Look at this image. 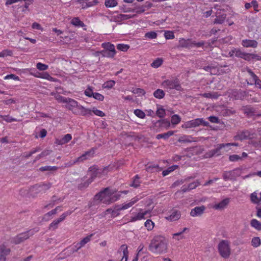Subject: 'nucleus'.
<instances>
[{"label": "nucleus", "instance_id": "nucleus-30", "mask_svg": "<svg viewBox=\"0 0 261 261\" xmlns=\"http://www.w3.org/2000/svg\"><path fill=\"white\" fill-rule=\"evenodd\" d=\"M162 168L160 167L157 164H154L152 165L148 166L146 168V170L148 172H160L162 170Z\"/></svg>", "mask_w": 261, "mask_h": 261}, {"label": "nucleus", "instance_id": "nucleus-13", "mask_svg": "<svg viewBox=\"0 0 261 261\" xmlns=\"http://www.w3.org/2000/svg\"><path fill=\"white\" fill-rule=\"evenodd\" d=\"M72 139V136L70 134L64 135L62 138H56L55 143L58 145H62L69 142Z\"/></svg>", "mask_w": 261, "mask_h": 261}, {"label": "nucleus", "instance_id": "nucleus-8", "mask_svg": "<svg viewBox=\"0 0 261 261\" xmlns=\"http://www.w3.org/2000/svg\"><path fill=\"white\" fill-rule=\"evenodd\" d=\"M137 210L138 211L137 213H132L133 215L130 217V219L128 220V222H134L145 219V216L148 214H150L151 212L150 210H143L142 208H138Z\"/></svg>", "mask_w": 261, "mask_h": 261}, {"label": "nucleus", "instance_id": "nucleus-41", "mask_svg": "<svg viewBox=\"0 0 261 261\" xmlns=\"http://www.w3.org/2000/svg\"><path fill=\"white\" fill-rule=\"evenodd\" d=\"M93 235H94L93 233H91V234L87 236L85 238H83L79 243H80V244L81 245V246L82 247H84L87 243H89L91 241V238L93 236Z\"/></svg>", "mask_w": 261, "mask_h": 261}, {"label": "nucleus", "instance_id": "nucleus-9", "mask_svg": "<svg viewBox=\"0 0 261 261\" xmlns=\"http://www.w3.org/2000/svg\"><path fill=\"white\" fill-rule=\"evenodd\" d=\"M249 134L248 135L247 140H249V143L251 144L253 146L256 147L259 145V143L257 142L258 138L257 134L256 133L254 129H249Z\"/></svg>", "mask_w": 261, "mask_h": 261}, {"label": "nucleus", "instance_id": "nucleus-35", "mask_svg": "<svg viewBox=\"0 0 261 261\" xmlns=\"http://www.w3.org/2000/svg\"><path fill=\"white\" fill-rule=\"evenodd\" d=\"M250 225L257 230H261V223L255 219H253L251 220Z\"/></svg>", "mask_w": 261, "mask_h": 261}, {"label": "nucleus", "instance_id": "nucleus-1", "mask_svg": "<svg viewBox=\"0 0 261 261\" xmlns=\"http://www.w3.org/2000/svg\"><path fill=\"white\" fill-rule=\"evenodd\" d=\"M113 168L114 167L111 166L105 167L102 169H99L95 165L90 167L88 172V175L90 176L89 179L84 183L80 184L79 188L82 189L87 187L96 177H102L103 176L106 175L109 172L112 171Z\"/></svg>", "mask_w": 261, "mask_h": 261}, {"label": "nucleus", "instance_id": "nucleus-21", "mask_svg": "<svg viewBox=\"0 0 261 261\" xmlns=\"http://www.w3.org/2000/svg\"><path fill=\"white\" fill-rule=\"evenodd\" d=\"M65 103H67V108L70 111L74 108L78 109V107L80 106L77 101L70 98H67Z\"/></svg>", "mask_w": 261, "mask_h": 261}, {"label": "nucleus", "instance_id": "nucleus-48", "mask_svg": "<svg viewBox=\"0 0 261 261\" xmlns=\"http://www.w3.org/2000/svg\"><path fill=\"white\" fill-rule=\"evenodd\" d=\"M260 245V239L259 237H254L251 240V245L256 248Z\"/></svg>", "mask_w": 261, "mask_h": 261}, {"label": "nucleus", "instance_id": "nucleus-12", "mask_svg": "<svg viewBox=\"0 0 261 261\" xmlns=\"http://www.w3.org/2000/svg\"><path fill=\"white\" fill-rule=\"evenodd\" d=\"M34 76L45 79L50 82H57L59 81L57 79L50 76V74L47 72H37L36 73H34Z\"/></svg>", "mask_w": 261, "mask_h": 261}, {"label": "nucleus", "instance_id": "nucleus-63", "mask_svg": "<svg viewBox=\"0 0 261 261\" xmlns=\"http://www.w3.org/2000/svg\"><path fill=\"white\" fill-rule=\"evenodd\" d=\"M56 100H57L59 102H63V103H65V101L66 100L67 98H66L65 97H63L61 95H60V94H56L55 95V97Z\"/></svg>", "mask_w": 261, "mask_h": 261}, {"label": "nucleus", "instance_id": "nucleus-54", "mask_svg": "<svg viewBox=\"0 0 261 261\" xmlns=\"http://www.w3.org/2000/svg\"><path fill=\"white\" fill-rule=\"evenodd\" d=\"M37 68L40 71H45L48 68L47 65L39 62L36 64Z\"/></svg>", "mask_w": 261, "mask_h": 261}, {"label": "nucleus", "instance_id": "nucleus-42", "mask_svg": "<svg viewBox=\"0 0 261 261\" xmlns=\"http://www.w3.org/2000/svg\"><path fill=\"white\" fill-rule=\"evenodd\" d=\"M100 54L103 56L107 58H113L116 54V52H112L108 50H102L100 51Z\"/></svg>", "mask_w": 261, "mask_h": 261}, {"label": "nucleus", "instance_id": "nucleus-55", "mask_svg": "<svg viewBox=\"0 0 261 261\" xmlns=\"http://www.w3.org/2000/svg\"><path fill=\"white\" fill-rule=\"evenodd\" d=\"M250 199L253 203H257L260 201V199L257 197V194L256 192H253L251 194Z\"/></svg>", "mask_w": 261, "mask_h": 261}, {"label": "nucleus", "instance_id": "nucleus-26", "mask_svg": "<svg viewBox=\"0 0 261 261\" xmlns=\"http://www.w3.org/2000/svg\"><path fill=\"white\" fill-rule=\"evenodd\" d=\"M247 72L249 77L247 80V84L250 85H253V82L258 77L250 69H247Z\"/></svg>", "mask_w": 261, "mask_h": 261}, {"label": "nucleus", "instance_id": "nucleus-57", "mask_svg": "<svg viewBox=\"0 0 261 261\" xmlns=\"http://www.w3.org/2000/svg\"><path fill=\"white\" fill-rule=\"evenodd\" d=\"M94 93L92 88L90 87H88L84 91L85 95L89 97H92Z\"/></svg>", "mask_w": 261, "mask_h": 261}, {"label": "nucleus", "instance_id": "nucleus-14", "mask_svg": "<svg viewBox=\"0 0 261 261\" xmlns=\"http://www.w3.org/2000/svg\"><path fill=\"white\" fill-rule=\"evenodd\" d=\"M205 210V207L204 205L196 206L191 210L190 212V215L193 217L200 216L203 214Z\"/></svg>", "mask_w": 261, "mask_h": 261}, {"label": "nucleus", "instance_id": "nucleus-2", "mask_svg": "<svg viewBox=\"0 0 261 261\" xmlns=\"http://www.w3.org/2000/svg\"><path fill=\"white\" fill-rule=\"evenodd\" d=\"M168 243L166 238L161 236H154L148 246L149 250L155 254H162L168 252Z\"/></svg>", "mask_w": 261, "mask_h": 261}, {"label": "nucleus", "instance_id": "nucleus-34", "mask_svg": "<svg viewBox=\"0 0 261 261\" xmlns=\"http://www.w3.org/2000/svg\"><path fill=\"white\" fill-rule=\"evenodd\" d=\"M259 56L257 55L253 54H249V53H244L243 57H242V59L246 60V61H250L251 59H259Z\"/></svg>", "mask_w": 261, "mask_h": 261}, {"label": "nucleus", "instance_id": "nucleus-5", "mask_svg": "<svg viewBox=\"0 0 261 261\" xmlns=\"http://www.w3.org/2000/svg\"><path fill=\"white\" fill-rule=\"evenodd\" d=\"M162 86L167 91L175 89L181 91L183 89L177 79L165 80L162 82Z\"/></svg>", "mask_w": 261, "mask_h": 261}, {"label": "nucleus", "instance_id": "nucleus-7", "mask_svg": "<svg viewBox=\"0 0 261 261\" xmlns=\"http://www.w3.org/2000/svg\"><path fill=\"white\" fill-rule=\"evenodd\" d=\"M204 45V42L201 41L199 42H196L195 41H192L191 39H185L184 38H180L179 40L178 47L191 48L194 46L201 47Z\"/></svg>", "mask_w": 261, "mask_h": 261}, {"label": "nucleus", "instance_id": "nucleus-27", "mask_svg": "<svg viewBox=\"0 0 261 261\" xmlns=\"http://www.w3.org/2000/svg\"><path fill=\"white\" fill-rule=\"evenodd\" d=\"M78 109L80 111V115L83 116H92L91 110L86 108L82 105L78 107Z\"/></svg>", "mask_w": 261, "mask_h": 261}, {"label": "nucleus", "instance_id": "nucleus-16", "mask_svg": "<svg viewBox=\"0 0 261 261\" xmlns=\"http://www.w3.org/2000/svg\"><path fill=\"white\" fill-rule=\"evenodd\" d=\"M225 147L224 144H220L219 145L218 147L217 148L212 149L206 153V155L207 157L211 158L215 155H219L220 153V150L222 148Z\"/></svg>", "mask_w": 261, "mask_h": 261}, {"label": "nucleus", "instance_id": "nucleus-23", "mask_svg": "<svg viewBox=\"0 0 261 261\" xmlns=\"http://www.w3.org/2000/svg\"><path fill=\"white\" fill-rule=\"evenodd\" d=\"M200 118H196L186 122L185 123V126L186 128L196 127L200 125Z\"/></svg>", "mask_w": 261, "mask_h": 261}, {"label": "nucleus", "instance_id": "nucleus-37", "mask_svg": "<svg viewBox=\"0 0 261 261\" xmlns=\"http://www.w3.org/2000/svg\"><path fill=\"white\" fill-rule=\"evenodd\" d=\"M163 63V59L162 58H158L154 60L151 64V66L153 68H157L161 66Z\"/></svg>", "mask_w": 261, "mask_h": 261}, {"label": "nucleus", "instance_id": "nucleus-28", "mask_svg": "<svg viewBox=\"0 0 261 261\" xmlns=\"http://www.w3.org/2000/svg\"><path fill=\"white\" fill-rule=\"evenodd\" d=\"M71 23L76 27L83 28L84 30H86L84 23L81 21L79 17H74L71 20Z\"/></svg>", "mask_w": 261, "mask_h": 261}, {"label": "nucleus", "instance_id": "nucleus-15", "mask_svg": "<svg viewBox=\"0 0 261 261\" xmlns=\"http://www.w3.org/2000/svg\"><path fill=\"white\" fill-rule=\"evenodd\" d=\"M11 250L10 249L7 247L5 245H0V261H5L6 256L8 255Z\"/></svg>", "mask_w": 261, "mask_h": 261}, {"label": "nucleus", "instance_id": "nucleus-64", "mask_svg": "<svg viewBox=\"0 0 261 261\" xmlns=\"http://www.w3.org/2000/svg\"><path fill=\"white\" fill-rule=\"evenodd\" d=\"M199 185V182L198 180L195 181L188 185V188L190 190L194 189Z\"/></svg>", "mask_w": 261, "mask_h": 261}, {"label": "nucleus", "instance_id": "nucleus-31", "mask_svg": "<svg viewBox=\"0 0 261 261\" xmlns=\"http://www.w3.org/2000/svg\"><path fill=\"white\" fill-rule=\"evenodd\" d=\"M101 46L105 49L104 50L116 52L114 45L110 42L103 43Z\"/></svg>", "mask_w": 261, "mask_h": 261}, {"label": "nucleus", "instance_id": "nucleus-39", "mask_svg": "<svg viewBox=\"0 0 261 261\" xmlns=\"http://www.w3.org/2000/svg\"><path fill=\"white\" fill-rule=\"evenodd\" d=\"M140 177L138 175H136L134 177L133 182L131 184H130V186L135 188H137L140 186Z\"/></svg>", "mask_w": 261, "mask_h": 261}, {"label": "nucleus", "instance_id": "nucleus-24", "mask_svg": "<svg viewBox=\"0 0 261 261\" xmlns=\"http://www.w3.org/2000/svg\"><path fill=\"white\" fill-rule=\"evenodd\" d=\"M120 251L122 252L123 256L120 261H127L128 257V247L126 244H123L120 246Z\"/></svg>", "mask_w": 261, "mask_h": 261}, {"label": "nucleus", "instance_id": "nucleus-53", "mask_svg": "<svg viewBox=\"0 0 261 261\" xmlns=\"http://www.w3.org/2000/svg\"><path fill=\"white\" fill-rule=\"evenodd\" d=\"M73 211H67L64 213H63L59 218H58L61 222L63 221L68 216L70 215L72 213Z\"/></svg>", "mask_w": 261, "mask_h": 261}, {"label": "nucleus", "instance_id": "nucleus-43", "mask_svg": "<svg viewBox=\"0 0 261 261\" xmlns=\"http://www.w3.org/2000/svg\"><path fill=\"white\" fill-rule=\"evenodd\" d=\"M118 4L117 0H106L105 5L106 7L113 8L116 6Z\"/></svg>", "mask_w": 261, "mask_h": 261}, {"label": "nucleus", "instance_id": "nucleus-49", "mask_svg": "<svg viewBox=\"0 0 261 261\" xmlns=\"http://www.w3.org/2000/svg\"><path fill=\"white\" fill-rule=\"evenodd\" d=\"M187 229V228L185 227L184 229L179 232L174 233L173 234V238L177 240H179L184 238V236H182V233Z\"/></svg>", "mask_w": 261, "mask_h": 261}, {"label": "nucleus", "instance_id": "nucleus-36", "mask_svg": "<svg viewBox=\"0 0 261 261\" xmlns=\"http://www.w3.org/2000/svg\"><path fill=\"white\" fill-rule=\"evenodd\" d=\"M174 134L173 131H168L167 133H163V134H160L156 136V138L157 139H167L170 136H172Z\"/></svg>", "mask_w": 261, "mask_h": 261}, {"label": "nucleus", "instance_id": "nucleus-58", "mask_svg": "<svg viewBox=\"0 0 261 261\" xmlns=\"http://www.w3.org/2000/svg\"><path fill=\"white\" fill-rule=\"evenodd\" d=\"M0 117L3 118V119L6 121L7 122H11L13 121H16L17 119L9 116H3L0 115Z\"/></svg>", "mask_w": 261, "mask_h": 261}, {"label": "nucleus", "instance_id": "nucleus-17", "mask_svg": "<svg viewBox=\"0 0 261 261\" xmlns=\"http://www.w3.org/2000/svg\"><path fill=\"white\" fill-rule=\"evenodd\" d=\"M29 236L27 232L22 233L12 239V242L15 244H18L25 240L29 238Z\"/></svg>", "mask_w": 261, "mask_h": 261}, {"label": "nucleus", "instance_id": "nucleus-6", "mask_svg": "<svg viewBox=\"0 0 261 261\" xmlns=\"http://www.w3.org/2000/svg\"><path fill=\"white\" fill-rule=\"evenodd\" d=\"M242 173V168H237L232 170L226 171L223 173V178L225 181H234L237 180V177L241 176Z\"/></svg>", "mask_w": 261, "mask_h": 261}, {"label": "nucleus", "instance_id": "nucleus-22", "mask_svg": "<svg viewBox=\"0 0 261 261\" xmlns=\"http://www.w3.org/2000/svg\"><path fill=\"white\" fill-rule=\"evenodd\" d=\"M258 43L254 40L245 39L242 41V45L245 47L255 48L257 47Z\"/></svg>", "mask_w": 261, "mask_h": 261}, {"label": "nucleus", "instance_id": "nucleus-51", "mask_svg": "<svg viewBox=\"0 0 261 261\" xmlns=\"http://www.w3.org/2000/svg\"><path fill=\"white\" fill-rule=\"evenodd\" d=\"M92 113H93L94 115L99 116L103 117L105 116V114L102 111L98 110L96 107H93L91 110Z\"/></svg>", "mask_w": 261, "mask_h": 261}, {"label": "nucleus", "instance_id": "nucleus-38", "mask_svg": "<svg viewBox=\"0 0 261 261\" xmlns=\"http://www.w3.org/2000/svg\"><path fill=\"white\" fill-rule=\"evenodd\" d=\"M58 167L57 166H45L43 167H41L39 168V171L43 172V171H54L57 170Z\"/></svg>", "mask_w": 261, "mask_h": 261}, {"label": "nucleus", "instance_id": "nucleus-56", "mask_svg": "<svg viewBox=\"0 0 261 261\" xmlns=\"http://www.w3.org/2000/svg\"><path fill=\"white\" fill-rule=\"evenodd\" d=\"M165 110L162 108H158L156 112V115L160 118H163L165 115Z\"/></svg>", "mask_w": 261, "mask_h": 261}, {"label": "nucleus", "instance_id": "nucleus-29", "mask_svg": "<svg viewBox=\"0 0 261 261\" xmlns=\"http://www.w3.org/2000/svg\"><path fill=\"white\" fill-rule=\"evenodd\" d=\"M178 141L180 143H190L196 140L191 136L184 135L178 138Z\"/></svg>", "mask_w": 261, "mask_h": 261}, {"label": "nucleus", "instance_id": "nucleus-4", "mask_svg": "<svg viewBox=\"0 0 261 261\" xmlns=\"http://www.w3.org/2000/svg\"><path fill=\"white\" fill-rule=\"evenodd\" d=\"M218 252L224 258H228L231 254L230 243L228 240H221L218 245Z\"/></svg>", "mask_w": 261, "mask_h": 261}, {"label": "nucleus", "instance_id": "nucleus-11", "mask_svg": "<svg viewBox=\"0 0 261 261\" xmlns=\"http://www.w3.org/2000/svg\"><path fill=\"white\" fill-rule=\"evenodd\" d=\"M170 214L166 216L165 218L166 219L170 221H174L178 220L181 214L179 211L173 209L170 212Z\"/></svg>", "mask_w": 261, "mask_h": 261}, {"label": "nucleus", "instance_id": "nucleus-60", "mask_svg": "<svg viewBox=\"0 0 261 261\" xmlns=\"http://www.w3.org/2000/svg\"><path fill=\"white\" fill-rule=\"evenodd\" d=\"M92 97L99 101H103L105 98L103 95L97 92L94 93Z\"/></svg>", "mask_w": 261, "mask_h": 261}, {"label": "nucleus", "instance_id": "nucleus-62", "mask_svg": "<svg viewBox=\"0 0 261 261\" xmlns=\"http://www.w3.org/2000/svg\"><path fill=\"white\" fill-rule=\"evenodd\" d=\"M229 159L231 162H236L241 160V157L238 154H232L229 156Z\"/></svg>", "mask_w": 261, "mask_h": 261}, {"label": "nucleus", "instance_id": "nucleus-25", "mask_svg": "<svg viewBox=\"0 0 261 261\" xmlns=\"http://www.w3.org/2000/svg\"><path fill=\"white\" fill-rule=\"evenodd\" d=\"M244 53V52L242 51L239 48H233L229 51L228 54L231 57L236 56L238 58H242V57H243Z\"/></svg>", "mask_w": 261, "mask_h": 261}, {"label": "nucleus", "instance_id": "nucleus-10", "mask_svg": "<svg viewBox=\"0 0 261 261\" xmlns=\"http://www.w3.org/2000/svg\"><path fill=\"white\" fill-rule=\"evenodd\" d=\"M95 149L94 148H92L89 150L86 151L80 156L76 158V161H78L79 163L83 162L86 160L92 158L94 156V154L95 153Z\"/></svg>", "mask_w": 261, "mask_h": 261}, {"label": "nucleus", "instance_id": "nucleus-40", "mask_svg": "<svg viewBox=\"0 0 261 261\" xmlns=\"http://www.w3.org/2000/svg\"><path fill=\"white\" fill-rule=\"evenodd\" d=\"M165 93L164 91L158 89L153 92V96L158 99H162L165 96Z\"/></svg>", "mask_w": 261, "mask_h": 261}, {"label": "nucleus", "instance_id": "nucleus-59", "mask_svg": "<svg viewBox=\"0 0 261 261\" xmlns=\"http://www.w3.org/2000/svg\"><path fill=\"white\" fill-rule=\"evenodd\" d=\"M12 52L10 50L5 49L0 52V57H5L8 56H11Z\"/></svg>", "mask_w": 261, "mask_h": 261}, {"label": "nucleus", "instance_id": "nucleus-46", "mask_svg": "<svg viewBox=\"0 0 261 261\" xmlns=\"http://www.w3.org/2000/svg\"><path fill=\"white\" fill-rule=\"evenodd\" d=\"M134 114L139 118L144 119L145 117V113L140 109H136L134 111Z\"/></svg>", "mask_w": 261, "mask_h": 261}, {"label": "nucleus", "instance_id": "nucleus-32", "mask_svg": "<svg viewBox=\"0 0 261 261\" xmlns=\"http://www.w3.org/2000/svg\"><path fill=\"white\" fill-rule=\"evenodd\" d=\"M226 18V14H223L218 15V13L216 14V18L214 20V23L222 24L224 22Z\"/></svg>", "mask_w": 261, "mask_h": 261}, {"label": "nucleus", "instance_id": "nucleus-61", "mask_svg": "<svg viewBox=\"0 0 261 261\" xmlns=\"http://www.w3.org/2000/svg\"><path fill=\"white\" fill-rule=\"evenodd\" d=\"M98 3L97 0H92L91 1L86 2L85 8H89L94 6Z\"/></svg>", "mask_w": 261, "mask_h": 261}, {"label": "nucleus", "instance_id": "nucleus-52", "mask_svg": "<svg viewBox=\"0 0 261 261\" xmlns=\"http://www.w3.org/2000/svg\"><path fill=\"white\" fill-rule=\"evenodd\" d=\"M180 117L176 114L173 115L171 117V122L173 124L176 125L180 122Z\"/></svg>", "mask_w": 261, "mask_h": 261}, {"label": "nucleus", "instance_id": "nucleus-45", "mask_svg": "<svg viewBox=\"0 0 261 261\" xmlns=\"http://www.w3.org/2000/svg\"><path fill=\"white\" fill-rule=\"evenodd\" d=\"M61 222L58 219L54 220L49 225V229L55 230L58 227V225Z\"/></svg>", "mask_w": 261, "mask_h": 261}, {"label": "nucleus", "instance_id": "nucleus-19", "mask_svg": "<svg viewBox=\"0 0 261 261\" xmlns=\"http://www.w3.org/2000/svg\"><path fill=\"white\" fill-rule=\"evenodd\" d=\"M249 129L244 130L239 132L234 137V139L236 141H242L247 140L248 135H249Z\"/></svg>", "mask_w": 261, "mask_h": 261}, {"label": "nucleus", "instance_id": "nucleus-18", "mask_svg": "<svg viewBox=\"0 0 261 261\" xmlns=\"http://www.w3.org/2000/svg\"><path fill=\"white\" fill-rule=\"evenodd\" d=\"M230 201L229 198H226L223 200H222L221 202L215 204L213 207L215 210H221L224 209L226 207V206L229 204Z\"/></svg>", "mask_w": 261, "mask_h": 261}, {"label": "nucleus", "instance_id": "nucleus-20", "mask_svg": "<svg viewBox=\"0 0 261 261\" xmlns=\"http://www.w3.org/2000/svg\"><path fill=\"white\" fill-rule=\"evenodd\" d=\"M139 200V198L137 197H135L133 198L130 201L127 203H124L122 205V206L117 208L118 211L126 210L130 207H132L134 204H135L137 202H138Z\"/></svg>", "mask_w": 261, "mask_h": 261}, {"label": "nucleus", "instance_id": "nucleus-47", "mask_svg": "<svg viewBox=\"0 0 261 261\" xmlns=\"http://www.w3.org/2000/svg\"><path fill=\"white\" fill-rule=\"evenodd\" d=\"M115 85V82L113 80H110L104 83L103 88L106 89H111Z\"/></svg>", "mask_w": 261, "mask_h": 261}, {"label": "nucleus", "instance_id": "nucleus-3", "mask_svg": "<svg viewBox=\"0 0 261 261\" xmlns=\"http://www.w3.org/2000/svg\"><path fill=\"white\" fill-rule=\"evenodd\" d=\"M120 197V194L115 193L109 188H106L97 194L94 199L103 203L109 204L118 200Z\"/></svg>", "mask_w": 261, "mask_h": 261}, {"label": "nucleus", "instance_id": "nucleus-50", "mask_svg": "<svg viewBox=\"0 0 261 261\" xmlns=\"http://www.w3.org/2000/svg\"><path fill=\"white\" fill-rule=\"evenodd\" d=\"M129 45L125 44H118L117 48L122 51H126L129 48Z\"/></svg>", "mask_w": 261, "mask_h": 261}, {"label": "nucleus", "instance_id": "nucleus-44", "mask_svg": "<svg viewBox=\"0 0 261 261\" xmlns=\"http://www.w3.org/2000/svg\"><path fill=\"white\" fill-rule=\"evenodd\" d=\"M144 226L148 231H150L153 229L154 223L152 220L148 219L144 223Z\"/></svg>", "mask_w": 261, "mask_h": 261}, {"label": "nucleus", "instance_id": "nucleus-33", "mask_svg": "<svg viewBox=\"0 0 261 261\" xmlns=\"http://www.w3.org/2000/svg\"><path fill=\"white\" fill-rule=\"evenodd\" d=\"M253 7L254 10L257 12L258 5L256 1H252L251 3H247L245 4V8L246 9H249L251 7Z\"/></svg>", "mask_w": 261, "mask_h": 261}]
</instances>
